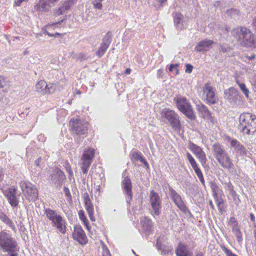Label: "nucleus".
<instances>
[{
	"label": "nucleus",
	"instance_id": "obj_1",
	"mask_svg": "<svg viewBox=\"0 0 256 256\" xmlns=\"http://www.w3.org/2000/svg\"><path fill=\"white\" fill-rule=\"evenodd\" d=\"M18 244L12 235L6 231L0 232V252L2 256H18Z\"/></svg>",
	"mask_w": 256,
	"mask_h": 256
},
{
	"label": "nucleus",
	"instance_id": "obj_2",
	"mask_svg": "<svg viewBox=\"0 0 256 256\" xmlns=\"http://www.w3.org/2000/svg\"><path fill=\"white\" fill-rule=\"evenodd\" d=\"M213 156L220 166L230 172L234 173L236 170L232 159L224 146L219 143H215L212 146Z\"/></svg>",
	"mask_w": 256,
	"mask_h": 256
},
{
	"label": "nucleus",
	"instance_id": "obj_3",
	"mask_svg": "<svg viewBox=\"0 0 256 256\" xmlns=\"http://www.w3.org/2000/svg\"><path fill=\"white\" fill-rule=\"evenodd\" d=\"M232 34L242 46L247 48L256 47V37L246 27L239 26L234 28L232 31Z\"/></svg>",
	"mask_w": 256,
	"mask_h": 256
},
{
	"label": "nucleus",
	"instance_id": "obj_4",
	"mask_svg": "<svg viewBox=\"0 0 256 256\" xmlns=\"http://www.w3.org/2000/svg\"><path fill=\"white\" fill-rule=\"evenodd\" d=\"M238 130L244 134H249L256 132V116L250 113L240 115Z\"/></svg>",
	"mask_w": 256,
	"mask_h": 256
},
{
	"label": "nucleus",
	"instance_id": "obj_5",
	"mask_svg": "<svg viewBox=\"0 0 256 256\" xmlns=\"http://www.w3.org/2000/svg\"><path fill=\"white\" fill-rule=\"evenodd\" d=\"M173 100L176 108L180 112L188 119L196 120V116L188 100L181 95H176L174 97Z\"/></svg>",
	"mask_w": 256,
	"mask_h": 256
},
{
	"label": "nucleus",
	"instance_id": "obj_6",
	"mask_svg": "<svg viewBox=\"0 0 256 256\" xmlns=\"http://www.w3.org/2000/svg\"><path fill=\"white\" fill-rule=\"evenodd\" d=\"M46 217L52 222L53 226L56 227L58 231L62 234L66 232V221L62 217L58 214L56 210L46 208L44 210Z\"/></svg>",
	"mask_w": 256,
	"mask_h": 256
},
{
	"label": "nucleus",
	"instance_id": "obj_7",
	"mask_svg": "<svg viewBox=\"0 0 256 256\" xmlns=\"http://www.w3.org/2000/svg\"><path fill=\"white\" fill-rule=\"evenodd\" d=\"M20 186L26 199L31 202H35L38 198V192L36 186L29 182L22 181Z\"/></svg>",
	"mask_w": 256,
	"mask_h": 256
},
{
	"label": "nucleus",
	"instance_id": "obj_8",
	"mask_svg": "<svg viewBox=\"0 0 256 256\" xmlns=\"http://www.w3.org/2000/svg\"><path fill=\"white\" fill-rule=\"evenodd\" d=\"M162 118H165L170 122L174 130H179L181 127L180 116L174 110L169 108H164L161 111Z\"/></svg>",
	"mask_w": 256,
	"mask_h": 256
},
{
	"label": "nucleus",
	"instance_id": "obj_9",
	"mask_svg": "<svg viewBox=\"0 0 256 256\" xmlns=\"http://www.w3.org/2000/svg\"><path fill=\"white\" fill-rule=\"evenodd\" d=\"M70 130L74 134L86 136L88 130V124L80 119H72L70 122Z\"/></svg>",
	"mask_w": 256,
	"mask_h": 256
},
{
	"label": "nucleus",
	"instance_id": "obj_10",
	"mask_svg": "<svg viewBox=\"0 0 256 256\" xmlns=\"http://www.w3.org/2000/svg\"><path fill=\"white\" fill-rule=\"evenodd\" d=\"M168 188L169 196L178 208L184 214H190L182 196L172 186H169Z\"/></svg>",
	"mask_w": 256,
	"mask_h": 256
},
{
	"label": "nucleus",
	"instance_id": "obj_11",
	"mask_svg": "<svg viewBox=\"0 0 256 256\" xmlns=\"http://www.w3.org/2000/svg\"><path fill=\"white\" fill-rule=\"evenodd\" d=\"M123 180L122 182V188L124 194L126 195V202L128 206H130V202L132 199V184L130 178L128 176H126L124 173L122 174Z\"/></svg>",
	"mask_w": 256,
	"mask_h": 256
},
{
	"label": "nucleus",
	"instance_id": "obj_12",
	"mask_svg": "<svg viewBox=\"0 0 256 256\" xmlns=\"http://www.w3.org/2000/svg\"><path fill=\"white\" fill-rule=\"evenodd\" d=\"M150 202L154 214L159 216L161 214L162 200L159 194L154 190H151L150 192Z\"/></svg>",
	"mask_w": 256,
	"mask_h": 256
},
{
	"label": "nucleus",
	"instance_id": "obj_13",
	"mask_svg": "<svg viewBox=\"0 0 256 256\" xmlns=\"http://www.w3.org/2000/svg\"><path fill=\"white\" fill-rule=\"evenodd\" d=\"M4 196L7 198L10 205L16 208L19 203V197L20 194H18V188L16 186H12L8 188L4 192Z\"/></svg>",
	"mask_w": 256,
	"mask_h": 256
},
{
	"label": "nucleus",
	"instance_id": "obj_14",
	"mask_svg": "<svg viewBox=\"0 0 256 256\" xmlns=\"http://www.w3.org/2000/svg\"><path fill=\"white\" fill-rule=\"evenodd\" d=\"M188 147L194 154L196 158H198L202 165L205 167L206 165L207 159L206 154L202 149L190 141L189 142Z\"/></svg>",
	"mask_w": 256,
	"mask_h": 256
},
{
	"label": "nucleus",
	"instance_id": "obj_15",
	"mask_svg": "<svg viewBox=\"0 0 256 256\" xmlns=\"http://www.w3.org/2000/svg\"><path fill=\"white\" fill-rule=\"evenodd\" d=\"M224 94L225 99L232 106L236 105L240 97L238 90L234 87H230L225 90Z\"/></svg>",
	"mask_w": 256,
	"mask_h": 256
},
{
	"label": "nucleus",
	"instance_id": "obj_16",
	"mask_svg": "<svg viewBox=\"0 0 256 256\" xmlns=\"http://www.w3.org/2000/svg\"><path fill=\"white\" fill-rule=\"evenodd\" d=\"M204 93H206V100L209 104H214L218 101V98L216 96V90L210 84L206 83L203 89Z\"/></svg>",
	"mask_w": 256,
	"mask_h": 256
},
{
	"label": "nucleus",
	"instance_id": "obj_17",
	"mask_svg": "<svg viewBox=\"0 0 256 256\" xmlns=\"http://www.w3.org/2000/svg\"><path fill=\"white\" fill-rule=\"evenodd\" d=\"M228 141L230 143V146L232 148L235 152L240 156H246L248 154V150L245 146L240 144L236 139H232L230 137L228 138Z\"/></svg>",
	"mask_w": 256,
	"mask_h": 256
},
{
	"label": "nucleus",
	"instance_id": "obj_18",
	"mask_svg": "<svg viewBox=\"0 0 256 256\" xmlns=\"http://www.w3.org/2000/svg\"><path fill=\"white\" fill-rule=\"evenodd\" d=\"M72 236L73 238L81 244H86L88 242L86 234L80 226H74Z\"/></svg>",
	"mask_w": 256,
	"mask_h": 256
},
{
	"label": "nucleus",
	"instance_id": "obj_19",
	"mask_svg": "<svg viewBox=\"0 0 256 256\" xmlns=\"http://www.w3.org/2000/svg\"><path fill=\"white\" fill-rule=\"evenodd\" d=\"M51 180L56 186H61L62 182L66 180V176L63 172L59 168H56L50 175Z\"/></svg>",
	"mask_w": 256,
	"mask_h": 256
},
{
	"label": "nucleus",
	"instance_id": "obj_20",
	"mask_svg": "<svg viewBox=\"0 0 256 256\" xmlns=\"http://www.w3.org/2000/svg\"><path fill=\"white\" fill-rule=\"evenodd\" d=\"M196 110L200 117L210 122H213L211 112L204 104L200 103L196 104Z\"/></svg>",
	"mask_w": 256,
	"mask_h": 256
},
{
	"label": "nucleus",
	"instance_id": "obj_21",
	"mask_svg": "<svg viewBox=\"0 0 256 256\" xmlns=\"http://www.w3.org/2000/svg\"><path fill=\"white\" fill-rule=\"evenodd\" d=\"M214 44V42L213 40L205 39L196 44L194 50L197 52H208L212 48Z\"/></svg>",
	"mask_w": 256,
	"mask_h": 256
},
{
	"label": "nucleus",
	"instance_id": "obj_22",
	"mask_svg": "<svg viewBox=\"0 0 256 256\" xmlns=\"http://www.w3.org/2000/svg\"><path fill=\"white\" fill-rule=\"evenodd\" d=\"M84 198L85 208L88 214L89 218L92 222H94L95 218L94 216V206L91 202L89 194L88 192H85L84 194Z\"/></svg>",
	"mask_w": 256,
	"mask_h": 256
},
{
	"label": "nucleus",
	"instance_id": "obj_23",
	"mask_svg": "<svg viewBox=\"0 0 256 256\" xmlns=\"http://www.w3.org/2000/svg\"><path fill=\"white\" fill-rule=\"evenodd\" d=\"M186 158H187V159L188 160L189 162L190 163L192 167L194 169L198 178L202 176L203 175V174H202V170L198 167V164H197L195 160L194 159V158L188 152L186 153Z\"/></svg>",
	"mask_w": 256,
	"mask_h": 256
},
{
	"label": "nucleus",
	"instance_id": "obj_24",
	"mask_svg": "<svg viewBox=\"0 0 256 256\" xmlns=\"http://www.w3.org/2000/svg\"><path fill=\"white\" fill-rule=\"evenodd\" d=\"M172 16L174 18V26L178 30H182L183 28V15L178 12H174L172 13Z\"/></svg>",
	"mask_w": 256,
	"mask_h": 256
},
{
	"label": "nucleus",
	"instance_id": "obj_25",
	"mask_svg": "<svg viewBox=\"0 0 256 256\" xmlns=\"http://www.w3.org/2000/svg\"><path fill=\"white\" fill-rule=\"evenodd\" d=\"M52 5L48 0H39L36 5V9L40 12H48L50 10Z\"/></svg>",
	"mask_w": 256,
	"mask_h": 256
},
{
	"label": "nucleus",
	"instance_id": "obj_26",
	"mask_svg": "<svg viewBox=\"0 0 256 256\" xmlns=\"http://www.w3.org/2000/svg\"><path fill=\"white\" fill-rule=\"evenodd\" d=\"M140 224L144 231L147 232L148 234L152 231V222L151 220L146 216H144L140 219Z\"/></svg>",
	"mask_w": 256,
	"mask_h": 256
},
{
	"label": "nucleus",
	"instance_id": "obj_27",
	"mask_svg": "<svg viewBox=\"0 0 256 256\" xmlns=\"http://www.w3.org/2000/svg\"><path fill=\"white\" fill-rule=\"evenodd\" d=\"M177 256H192V252L187 250L186 246L179 244L176 250Z\"/></svg>",
	"mask_w": 256,
	"mask_h": 256
},
{
	"label": "nucleus",
	"instance_id": "obj_28",
	"mask_svg": "<svg viewBox=\"0 0 256 256\" xmlns=\"http://www.w3.org/2000/svg\"><path fill=\"white\" fill-rule=\"evenodd\" d=\"M94 154V150L92 148H88L84 151L81 160L88 161L92 162V160Z\"/></svg>",
	"mask_w": 256,
	"mask_h": 256
},
{
	"label": "nucleus",
	"instance_id": "obj_29",
	"mask_svg": "<svg viewBox=\"0 0 256 256\" xmlns=\"http://www.w3.org/2000/svg\"><path fill=\"white\" fill-rule=\"evenodd\" d=\"M225 14L229 18L238 20L240 18V11L238 9L232 8L226 10Z\"/></svg>",
	"mask_w": 256,
	"mask_h": 256
},
{
	"label": "nucleus",
	"instance_id": "obj_30",
	"mask_svg": "<svg viewBox=\"0 0 256 256\" xmlns=\"http://www.w3.org/2000/svg\"><path fill=\"white\" fill-rule=\"evenodd\" d=\"M232 232L235 235L236 238V240L238 242H240L242 241V232L239 228L238 224H234L232 228Z\"/></svg>",
	"mask_w": 256,
	"mask_h": 256
},
{
	"label": "nucleus",
	"instance_id": "obj_31",
	"mask_svg": "<svg viewBox=\"0 0 256 256\" xmlns=\"http://www.w3.org/2000/svg\"><path fill=\"white\" fill-rule=\"evenodd\" d=\"M46 86L47 84L46 82L43 80H40L36 84V88L38 92L44 94V90L46 88Z\"/></svg>",
	"mask_w": 256,
	"mask_h": 256
},
{
	"label": "nucleus",
	"instance_id": "obj_32",
	"mask_svg": "<svg viewBox=\"0 0 256 256\" xmlns=\"http://www.w3.org/2000/svg\"><path fill=\"white\" fill-rule=\"evenodd\" d=\"M144 158L142 154L140 151L136 150L132 152L131 160L133 163L135 161L140 160L141 162L142 160Z\"/></svg>",
	"mask_w": 256,
	"mask_h": 256
},
{
	"label": "nucleus",
	"instance_id": "obj_33",
	"mask_svg": "<svg viewBox=\"0 0 256 256\" xmlns=\"http://www.w3.org/2000/svg\"><path fill=\"white\" fill-rule=\"evenodd\" d=\"M78 216L80 219L83 222L84 224L86 227L87 229L89 230L90 228L88 226V220L84 214V211L83 210H80L78 212Z\"/></svg>",
	"mask_w": 256,
	"mask_h": 256
},
{
	"label": "nucleus",
	"instance_id": "obj_34",
	"mask_svg": "<svg viewBox=\"0 0 256 256\" xmlns=\"http://www.w3.org/2000/svg\"><path fill=\"white\" fill-rule=\"evenodd\" d=\"M111 42H112V34L110 32H108L106 33V34L105 35V36L102 38V42L101 43V44L108 47L110 44Z\"/></svg>",
	"mask_w": 256,
	"mask_h": 256
},
{
	"label": "nucleus",
	"instance_id": "obj_35",
	"mask_svg": "<svg viewBox=\"0 0 256 256\" xmlns=\"http://www.w3.org/2000/svg\"><path fill=\"white\" fill-rule=\"evenodd\" d=\"M8 90L6 86V82L2 76H0V93L2 96V92H4Z\"/></svg>",
	"mask_w": 256,
	"mask_h": 256
},
{
	"label": "nucleus",
	"instance_id": "obj_36",
	"mask_svg": "<svg viewBox=\"0 0 256 256\" xmlns=\"http://www.w3.org/2000/svg\"><path fill=\"white\" fill-rule=\"evenodd\" d=\"M210 185L212 193L222 192V190L218 186L215 181H211L210 183Z\"/></svg>",
	"mask_w": 256,
	"mask_h": 256
},
{
	"label": "nucleus",
	"instance_id": "obj_37",
	"mask_svg": "<svg viewBox=\"0 0 256 256\" xmlns=\"http://www.w3.org/2000/svg\"><path fill=\"white\" fill-rule=\"evenodd\" d=\"M4 224L6 226L10 228L12 230V231H13L14 232H16V228L14 224V223L12 221V220H11L10 218L8 219L6 221L4 222Z\"/></svg>",
	"mask_w": 256,
	"mask_h": 256
},
{
	"label": "nucleus",
	"instance_id": "obj_38",
	"mask_svg": "<svg viewBox=\"0 0 256 256\" xmlns=\"http://www.w3.org/2000/svg\"><path fill=\"white\" fill-rule=\"evenodd\" d=\"M108 47L100 44V48H98L96 54L99 58H101L106 52Z\"/></svg>",
	"mask_w": 256,
	"mask_h": 256
},
{
	"label": "nucleus",
	"instance_id": "obj_39",
	"mask_svg": "<svg viewBox=\"0 0 256 256\" xmlns=\"http://www.w3.org/2000/svg\"><path fill=\"white\" fill-rule=\"evenodd\" d=\"M82 161V166H81V168L82 170V172L84 174H86L88 172L89 168L92 162H90L88 161Z\"/></svg>",
	"mask_w": 256,
	"mask_h": 256
},
{
	"label": "nucleus",
	"instance_id": "obj_40",
	"mask_svg": "<svg viewBox=\"0 0 256 256\" xmlns=\"http://www.w3.org/2000/svg\"><path fill=\"white\" fill-rule=\"evenodd\" d=\"M56 90V86L54 84H47L46 88H45L44 94H52Z\"/></svg>",
	"mask_w": 256,
	"mask_h": 256
},
{
	"label": "nucleus",
	"instance_id": "obj_41",
	"mask_svg": "<svg viewBox=\"0 0 256 256\" xmlns=\"http://www.w3.org/2000/svg\"><path fill=\"white\" fill-rule=\"evenodd\" d=\"M104 0H92V4L94 8L100 10L102 8V2Z\"/></svg>",
	"mask_w": 256,
	"mask_h": 256
},
{
	"label": "nucleus",
	"instance_id": "obj_42",
	"mask_svg": "<svg viewBox=\"0 0 256 256\" xmlns=\"http://www.w3.org/2000/svg\"><path fill=\"white\" fill-rule=\"evenodd\" d=\"M172 248L171 246H164L163 248L160 250L162 254L166 256L170 254L172 252Z\"/></svg>",
	"mask_w": 256,
	"mask_h": 256
},
{
	"label": "nucleus",
	"instance_id": "obj_43",
	"mask_svg": "<svg viewBox=\"0 0 256 256\" xmlns=\"http://www.w3.org/2000/svg\"><path fill=\"white\" fill-rule=\"evenodd\" d=\"M230 194L232 197L235 204L238 206L240 203V200L239 198V196L236 194L235 190L232 192H230Z\"/></svg>",
	"mask_w": 256,
	"mask_h": 256
},
{
	"label": "nucleus",
	"instance_id": "obj_44",
	"mask_svg": "<svg viewBox=\"0 0 256 256\" xmlns=\"http://www.w3.org/2000/svg\"><path fill=\"white\" fill-rule=\"evenodd\" d=\"M240 89L241 91L243 92V94L245 95V96L246 98H248L250 91L246 87L244 83L243 84H240Z\"/></svg>",
	"mask_w": 256,
	"mask_h": 256
},
{
	"label": "nucleus",
	"instance_id": "obj_45",
	"mask_svg": "<svg viewBox=\"0 0 256 256\" xmlns=\"http://www.w3.org/2000/svg\"><path fill=\"white\" fill-rule=\"evenodd\" d=\"M178 66L179 64H171L169 66L168 70L170 72L175 70L176 74H179V70L178 69Z\"/></svg>",
	"mask_w": 256,
	"mask_h": 256
},
{
	"label": "nucleus",
	"instance_id": "obj_46",
	"mask_svg": "<svg viewBox=\"0 0 256 256\" xmlns=\"http://www.w3.org/2000/svg\"><path fill=\"white\" fill-rule=\"evenodd\" d=\"M64 166L65 169H66V171L68 173L70 176L71 177V176H73V172L70 166L68 161H66L64 163Z\"/></svg>",
	"mask_w": 256,
	"mask_h": 256
},
{
	"label": "nucleus",
	"instance_id": "obj_47",
	"mask_svg": "<svg viewBox=\"0 0 256 256\" xmlns=\"http://www.w3.org/2000/svg\"><path fill=\"white\" fill-rule=\"evenodd\" d=\"M224 184L225 185L226 187L228 188V190H230V192H232L234 191V187L232 184L231 183L230 180H228V182H226L224 183Z\"/></svg>",
	"mask_w": 256,
	"mask_h": 256
},
{
	"label": "nucleus",
	"instance_id": "obj_48",
	"mask_svg": "<svg viewBox=\"0 0 256 256\" xmlns=\"http://www.w3.org/2000/svg\"><path fill=\"white\" fill-rule=\"evenodd\" d=\"M64 192L66 196L67 197L68 200L72 201V196H71V194H70L69 189L66 187H64Z\"/></svg>",
	"mask_w": 256,
	"mask_h": 256
},
{
	"label": "nucleus",
	"instance_id": "obj_49",
	"mask_svg": "<svg viewBox=\"0 0 256 256\" xmlns=\"http://www.w3.org/2000/svg\"><path fill=\"white\" fill-rule=\"evenodd\" d=\"M72 6V4H71L68 0H67L64 2L62 7L64 10L66 11L69 10Z\"/></svg>",
	"mask_w": 256,
	"mask_h": 256
},
{
	"label": "nucleus",
	"instance_id": "obj_50",
	"mask_svg": "<svg viewBox=\"0 0 256 256\" xmlns=\"http://www.w3.org/2000/svg\"><path fill=\"white\" fill-rule=\"evenodd\" d=\"M10 218L3 212L0 210V220L3 223Z\"/></svg>",
	"mask_w": 256,
	"mask_h": 256
},
{
	"label": "nucleus",
	"instance_id": "obj_51",
	"mask_svg": "<svg viewBox=\"0 0 256 256\" xmlns=\"http://www.w3.org/2000/svg\"><path fill=\"white\" fill-rule=\"evenodd\" d=\"M222 250L226 256H238L226 247H224Z\"/></svg>",
	"mask_w": 256,
	"mask_h": 256
},
{
	"label": "nucleus",
	"instance_id": "obj_52",
	"mask_svg": "<svg viewBox=\"0 0 256 256\" xmlns=\"http://www.w3.org/2000/svg\"><path fill=\"white\" fill-rule=\"evenodd\" d=\"M217 206L218 207V210L220 212H222V206L224 204V200L222 198L218 200V201H216Z\"/></svg>",
	"mask_w": 256,
	"mask_h": 256
},
{
	"label": "nucleus",
	"instance_id": "obj_53",
	"mask_svg": "<svg viewBox=\"0 0 256 256\" xmlns=\"http://www.w3.org/2000/svg\"><path fill=\"white\" fill-rule=\"evenodd\" d=\"M4 174L2 170H0V190H4V184H2L1 182L4 180Z\"/></svg>",
	"mask_w": 256,
	"mask_h": 256
},
{
	"label": "nucleus",
	"instance_id": "obj_54",
	"mask_svg": "<svg viewBox=\"0 0 256 256\" xmlns=\"http://www.w3.org/2000/svg\"><path fill=\"white\" fill-rule=\"evenodd\" d=\"M186 66V72L188 74H190L192 72L193 69V66L189 64H186L185 66Z\"/></svg>",
	"mask_w": 256,
	"mask_h": 256
},
{
	"label": "nucleus",
	"instance_id": "obj_55",
	"mask_svg": "<svg viewBox=\"0 0 256 256\" xmlns=\"http://www.w3.org/2000/svg\"><path fill=\"white\" fill-rule=\"evenodd\" d=\"M164 246V245L162 244V242L158 239L157 240L156 246L158 250H160L163 248Z\"/></svg>",
	"mask_w": 256,
	"mask_h": 256
},
{
	"label": "nucleus",
	"instance_id": "obj_56",
	"mask_svg": "<svg viewBox=\"0 0 256 256\" xmlns=\"http://www.w3.org/2000/svg\"><path fill=\"white\" fill-rule=\"evenodd\" d=\"M212 196L215 201H218V200L222 198L221 192L212 193Z\"/></svg>",
	"mask_w": 256,
	"mask_h": 256
},
{
	"label": "nucleus",
	"instance_id": "obj_57",
	"mask_svg": "<svg viewBox=\"0 0 256 256\" xmlns=\"http://www.w3.org/2000/svg\"><path fill=\"white\" fill-rule=\"evenodd\" d=\"M65 11L62 8V7L61 6L60 8H58L57 10H56L54 14L57 16H60Z\"/></svg>",
	"mask_w": 256,
	"mask_h": 256
},
{
	"label": "nucleus",
	"instance_id": "obj_58",
	"mask_svg": "<svg viewBox=\"0 0 256 256\" xmlns=\"http://www.w3.org/2000/svg\"><path fill=\"white\" fill-rule=\"evenodd\" d=\"M157 77L159 78H164V72L162 69H159L157 72Z\"/></svg>",
	"mask_w": 256,
	"mask_h": 256
},
{
	"label": "nucleus",
	"instance_id": "obj_59",
	"mask_svg": "<svg viewBox=\"0 0 256 256\" xmlns=\"http://www.w3.org/2000/svg\"><path fill=\"white\" fill-rule=\"evenodd\" d=\"M152 4L156 10H160L162 8L160 5H159V2L157 0H154Z\"/></svg>",
	"mask_w": 256,
	"mask_h": 256
},
{
	"label": "nucleus",
	"instance_id": "obj_60",
	"mask_svg": "<svg viewBox=\"0 0 256 256\" xmlns=\"http://www.w3.org/2000/svg\"><path fill=\"white\" fill-rule=\"evenodd\" d=\"M38 140L40 142H44L46 140V137L42 134H40L38 136Z\"/></svg>",
	"mask_w": 256,
	"mask_h": 256
},
{
	"label": "nucleus",
	"instance_id": "obj_61",
	"mask_svg": "<svg viewBox=\"0 0 256 256\" xmlns=\"http://www.w3.org/2000/svg\"><path fill=\"white\" fill-rule=\"evenodd\" d=\"M102 256H111L110 252L108 248H104Z\"/></svg>",
	"mask_w": 256,
	"mask_h": 256
},
{
	"label": "nucleus",
	"instance_id": "obj_62",
	"mask_svg": "<svg viewBox=\"0 0 256 256\" xmlns=\"http://www.w3.org/2000/svg\"><path fill=\"white\" fill-rule=\"evenodd\" d=\"M198 178L200 181V182L202 186L204 188H206V184H205V181H204V176L202 175V176H200Z\"/></svg>",
	"mask_w": 256,
	"mask_h": 256
},
{
	"label": "nucleus",
	"instance_id": "obj_63",
	"mask_svg": "<svg viewBox=\"0 0 256 256\" xmlns=\"http://www.w3.org/2000/svg\"><path fill=\"white\" fill-rule=\"evenodd\" d=\"M141 162L142 164H144L146 168V169H149L150 168L149 164H148V162H147V161L146 160L145 158H144L142 160Z\"/></svg>",
	"mask_w": 256,
	"mask_h": 256
},
{
	"label": "nucleus",
	"instance_id": "obj_64",
	"mask_svg": "<svg viewBox=\"0 0 256 256\" xmlns=\"http://www.w3.org/2000/svg\"><path fill=\"white\" fill-rule=\"evenodd\" d=\"M42 160V158L40 157L38 158L37 160H36L34 162V165L36 166H39L40 165V163Z\"/></svg>",
	"mask_w": 256,
	"mask_h": 256
}]
</instances>
